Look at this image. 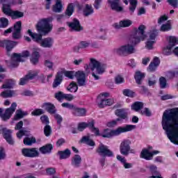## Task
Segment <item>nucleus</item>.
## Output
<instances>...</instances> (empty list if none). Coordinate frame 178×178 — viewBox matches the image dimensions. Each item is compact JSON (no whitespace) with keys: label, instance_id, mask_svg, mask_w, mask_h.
<instances>
[{"label":"nucleus","instance_id":"nucleus-11","mask_svg":"<svg viewBox=\"0 0 178 178\" xmlns=\"http://www.w3.org/2000/svg\"><path fill=\"white\" fill-rule=\"evenodd\" d=\"M131 145V141L129 139L123 140L120 145V152L121 155H124V156H128L130 152L131 154H134V152L130 147Z\"/></svg>","mask_w":178,"mask_h":178},{"label":"nucleus","instance_id":"nucleus-47","mask_svg":"<svg viewBox=\"0 0 178 178\" xmlns=\"http://www.w3.org/2000/svg\"><path fill=\"white\" fill-rule=\"evenodd\" d=\"M44 134L46 137H49L52 134V127L49 125H45L43 129Z\"/></svg>","mask_w":178,"mask_h":178},{"label":"nucleus","instance_id":"nucleus-15","mask_svg":"<svg viewBox=\"0 0 178 178\" xmlns=\"http://www.w3.org/2000/svg\"><path fill=\"white\" fill-rule=\"evenodd\" d=\"M115 104V99H99L98 97V102L97 106L99 108H105V106H111V105H113Z\"/></svg>","mask_w":178,"mask_h":178},{"label":"nucleus","instance_id":"nucleus-49","mask_svg":"<svg viewBox=\"0 0 178 178\" xmlns=\"http://www.w3.org/2000/svg\"><path fill=\"white\" fill-rule=\"evenodd\" d=\"M139 113L140 115H143V116H147L149 118L152 114L151 113V111H149V108H142L141 111H139Z\"/></svg>","mask_w":178,"mask_h":178},{"label":"nucleus","instance_id":"nucleus-43","mask_svg":"<svg viewBox=\"0 0 178 178\" xmlns=\"http://www.w3.org/2000/svg\"><path fill=\"white\" fill-rule=\"evenodd\" d=\"M67 91H70V92H77V90H79L77 83H76L75 82H72L67 88Z\"/></svg>","mask_w":178,"mask_h":178},{"label":"nucleus","instance_id":"nucleus-64","mask_svg":"<svg viewBox=\"0 0 178 178\" xmlns=\"http://www.w3.org/2000/svg\"><path fill=\"white\" fill-rule=\"evenodd\" d=\"M64 97H65V93H63V92L59 91L55 93V98L58 101H62V99H64Z\"/></svg>","mask_w":178,"mask_h":178},{"label":"nucleus","instance_id":"nucleus-53","mask_svg":"<svg viewBox=\"0 0 178 178\" xmlns=\"http://www.w3.org/2000/svg\"><path fill=\"white\" fill-rule=\"evenodd\" d=\"M0 27H2L3 29H5V27H8V25L9 24V20L5 17L0 18Z\"/></svg>","mask_w":178,"mask_h":178},{"label":"nucleus","instance_id":"nucleus-22","mask_svg":"<svg viewBox=\"0 0 178 178\" xmlns=\"http://www.w3.org/2000/svg\"><path fill=\"white\" fill-rule=\"evenodd\" d=\"M52 149H54L52 144H47L39 148L40 152L43 155H49L52 152Z\"/></svg>","mask_w":178,"mask_h":178},{"label":"nucleus","instance_id":"nucleus-18","mask_svg":"<svg viewBox=\"0 0 178 178\" xmlns=\"http://www.w3.org/2000/svg\"><path fill=\"white\" fill-rule=\"evenodd\" d=\"M156 154H159V151L154 150L151 152L148 149H143L140 153V158L146 159V161H151L154 155H156Z\"/></svg>","mask_w":178,"mask_h":178},{"label":"nucleus","instance_id":"nucleus-46","mask_svg":"<svg viewBox=\"0 0 178 178\" xmlns=\"http://www.w3.org/2000/svg\"><path fill=\"white\" fill-rule=\"evenodd\" d=\"M149 38L148 40H151L152 41H155V38L158 36V30L154 29L153 31H150L148 33Z\"/></svg>","mask_w":178,"mask_h":178},{"label":"nucleus","instance_id":"nucleus-4","mask_svg":"<svg viewBox=\"0 0 178 178\" xmlns=\"http://www.w3.org/2000/svg\"><path fill=\"white\" fill-rule=\"evenodd\" d=\"M27 33L32 40L39 44L42 48H52L54 47V38L48 37L42 39V35H44L34 33L30 29L28 30Z\"/></svg>","mask_w":178,"mask_h":178},{"label":"nucleus","instance_id":"nucleus-16","mask_svg":"<svg viewBox=\"0 0 178 178\" xmlns=\"http://www.w3.org/2000/svg\"><path fill=\"white\" fill-rule=\"evenodd\" d=\"M38 74V72L31 71L28 74H26L24 78H21L19 80V86H24L27 84L29 80H33Z\"/></svg>","mask_w":178,"mask_h":178},{"label":"nucleus","instance_id":"nucleus-54","mask_svg":"<svg viewBox=\"0 0 178 178\" xmlns=\"http://www.w3.org/2000/svg\"><path fill=\"white\" fill-rule=\"evenodd\" d=\"M44 66L47 67L49 70H54V62L50 60H44Z\"/></svg>","mask_w":178,"mask_h":178},{"label":"nucleus","instance_id":"nucleus-40","mask_svg":"<svg viewBox=\"0 0 178 178\" xmlns=\"http://www.w3.org/2000/svg\"><path fill=\"white\" fill-rule=\"evenodd\" d=\"M129 13L131 15L134 13V10H136L137 8V0H129Z\"/></svg>","mask_w":178,"mask_h":178},{"label":"nucleus","instance_id":"nucleus-44","mask_svg":"<svg viewBox=\"0 0 178 178\" xmlns=\"http://www.w3.org/2000/svg\"><path fill=\"white\" fill-rule=\"evenodd\" d=\"M36 141L37 140L34 137H31V138L26 137L24 139V145H33V144H35Z\"/></svg>","mask_w":178,"mask_h":178},{"label":"nucleus","instance_id":"nucleus-26","mask_svg":"<svg viewBox=\"0 0 178 178\" xmlns=\"http://www.w3.org/2000/svg\"><path fill=\"white\" fill-rule=\"evenodd\" d=\"M22 127H23V121H19L15 127V130H19V132L17 133V137L18 138H22V137L26 134V131L21 129Z\"/></svg>","mask_w":178,"mask_h":178},{"label":"nucleus","instance_id":"nucleus-5","mask_svg":"<svg viewBox=\"0 0 178 178\" xmlns=\"http://www.w3.org/2000/svg\"><path fill=\"white\" fill-rule=\"evenodd\" d=\"M136 129V125L128 124L125 127H119L116 129H105L102 137L104 138H111V137H115L116 136H120L122 133H127V131H131Z\"/></svg>","mask_w":178,"mask_h":178},{"label":"nucleus","instance_id":"nucleus-12","mask_svg":"<svg viewBox=\"0 0 178 178\" xmlns=\"http://www.w3.org/2000/svg\"><path fill=\"white\" fill-rule=\"evenodd\" d=\"M73 12H74V6L73 3H70L67 7L65 15H58L56 16V19L58 23H63L66 19H69L73 15Z\"/></svg>","mask_w":178,"mask_h":178},{"label":"nucleus","instance_id":"nucleus-61","mask_svg":"<svg viewBox=\"0 0 178 178\" xmlns=\"http://www.w3.org/2000/svg\"><path fill=\"white\" fill-rule=\"evenodd\" d=\"M115 84H122V83H124V78L120 75H117L115 77Z\"/></svg>","mask_w":178,"mask_h":178},{"label":"nucleus","instance_id":"nucleus-8","mask_svg":"<svg viewBox=\"0 0 178 178\" xmlns=\"http://www.w3.org/2000/svg\"><path fill=\"white\" fill-rule=\"evenodd\" d=\"M29 56H30V51H24L19 54L15 53L11 57L10 62L7 63V65L9 67H17L19 62H24L23 58H29Z\"/></svg>","mask_w":178,"mask_h":178},{"label":"nucleus","instance_id":"nucleus-63","mask_svg":"<svg viewBox=\"0 0 178 178\" xmlns=\"http://www.w3.org/2000/svg\"><path fill=\"white\" fill-rule=\"evenodd\" d=\"M40 120L42 124H45V126L49 124V118L47 115H42L40 117Z\"/></svg>","mask_w":178,"mask_h":178},{"label":"nucleus","instance_id":"nucleus-59","mask_svg":"<svg viewBox=\"0 0 178 178\" xmlns=\"http://www.w3.org/2000/svg\"><path fill=\"white\" fill-rule=\"evenodd\" d=\"M54 118L56 119V120H57L58 129H60L61 123L63 120V118H62V116H60V115L56 114V113L54 114Z\"/></svg>","mask_w":178,"mask_h":178},{"label":"nucleus","instance_id":"nucleus-27","mask_svg":"<svg viewBox=\"0 0 178 178\" xmlns=\"http://www.w3.org/2000/svg\"><path fill=\"white\" fill-rule=\"evenodd\" d=\"M71 163L74 168H80V165H81V156L79 154H75L72 158Z\"/></svg>","mask_w":178,"mask_h":178},{"label":"nucleus","instance_id":"nucleus-37","mask_svg":"<svg viewBox=\"0 0 178 178\" xmlns=\"http://www.w3.org/2000/svg\"><path fill=\"white\" fill-rule=\"evenodd\" d=\"M115 114L121 119H127V113L124 111V108L117 109L115 111Z\"/></svg>","mask_w":178,"mask_h":178},{"label":"nucleus","instance_id":"nucleus-6","mask_svg":"<svg viewBox=\"0 0 178 178\" xmlns=\"http://www.w3.org/2000/svg\"><path fill=\"white\" fill-rule=\"evenodd\" d=\"M89 67L92 72V76L95 80H99V76L98 74H102L105 72V69H106V65L99 63L98 60L91 58L90 63L89 64ZM95 70L96 73L94 72Z\"/></svg>","mask_w":178,"mask_h":178},{"label":"nucleus","instance_id":"nucleus-32","mask_svg":"<svg viewBox=\"0 0 178 178\" xmlns=\"http://www.w3.org/2000/svg\"><path fill=\"white\" fill-rule=\"evenodd\" d=\"M86 127H88V129H90L92 133H94L95 136H99V129L94 127V124H95L94 121L86 122Z\"/></svg>","mask_w":178,"mask_h":178},{"label":"nucleus","instance_id":"nucleus-17","mask_svg":"<svg viewBox=\"0 0 178 178\" xmlns=\"http://www.w3.org/2000/svg\"><path fill=\"white\" fill-rule=\"evenodd\" d=\"M67 24L73 31H83V26L80 24V21L76 18H74L72 22H67Z\"/></svg>","mask_w":178,"mask_h":178},{"label":"nucleus","instance_id":"nucleus-34","mask_svg":"<svg viewBox=\"0 0 178 178\" xmlns=\"http://www.w3.org/2000/svg\"><path fill=\"white\" fill-rule=\"evenodd\" d=\"M63 8V6L62 5V1L57 0L56 1V4L53 6V12H55L56 13H60Z\"/></svg>","mask_w":178,"mask_h":178},{"label":"nucleus","instance_id":"nucleus-48","mask_svg":"<svg viewBox=\"0 0 178 178\" xmlns=\"http://www.w3.org/2000/svg\"><path fill=\"white\" fill-rule=\"evenodd\" d=\"M172 30V25L170 24V22H168L166 24H163L161 25L160 28V31H169Z\"/></svg>","mask_w":178,"mask_h":178},{"label":"nucleus","instance_id":"nucleus-42","mask_svg":"<svg viewBox=\"0 0 178 178\" xmlns=\"http://www.w3.org/2000/svg\"><path fill=\"white\" fill-rule=\"evenodd\" d=\"M26 115H27V113L23 112V111L21 109L17 110L15 115L14 116V120H19V119H23Z\"/></svg>","mask_w":178,"mask_h":178},{"label":"nucleus","instance_id":"nucleus-36","mask_svg":"<svg viewBox=\"0 0 178 178\" xmlns=\"http://www.w3.org/2000/svg\"><path fill=\"white\" fill-rule=\"evenodd\" d=\"M81 143L89 145L90 147H95V142L90 138V136H83L81 140Z\"/></svg>","mask_w":178,"mask_h":178},{"label":"nucleus","instance_id":"nucleus-21","mask_svg":"<svg viewBox=\"0 0 178 178\" xmlns=\"http://www.w3.org/2000/svg\"><path fill=\"white\" fill-rule=\"evenodd\" d=\"M42 108H44L47 112L50 113V115H55L56 113V107L50 102L43 104Z\"/></svg>","mask_w":178,"mask_h":178},{"label":"nucleus","instance_id":"nucleus-25","mask_svg":"<svg viewBox=\"0 0 178 178\" xmlns=\"http://www.w3.org/2000/svg\"><path fill=\"white\" fill-rule=\"evenodd\" d=\"M62 81H63V75L62 72H58L56 75L54 81L52 83L53 88H56L57 87H59V86H60V84L62 83Z\"/></svg>","mask_w":178,"mask_h":178},{"label":"nucleus","instance_id":"nucleus-31","mask_svg":"<svg viewBox=\"0 0 178 178\" xmlns=\"http://www.w3.org/2000/svg\"><path fill=\"white\" fill-rule=\"evenodd\" d=\"M86 113H87L86 108H80L75 106L72 110L74 116H86Z\"/></svg>","mask_w":178,"mask_h":178},{"label":"nucleus","instance_id":"nucleus-2","mask_svg":"<svg viewBox=\"0 0 178 178\" xmlns=\"http://www.w3.org/2000/svg\"><path fill=\"white\" fill-rule=\"evenodd\" d=\"M146 38L147 35H145V26L140 25L138 29H135L133 33L131 35L129 41L132 44H126L122 45L114 49L113 52L116 54V55H120V56L131 55V54H134L136 52V48H134V45L138 44L140 41H144V40Z\"/></svg>","mask_w":178,"mask_h":178},{"label":"nucleus","instance_id":"nucleus-60","mask_svg":"<svg viewBox=\"0 0 178 178\" xmlns=\"http://www.w3.org/2000/svg\"><path fill=\"white\" fill-rule=\"evenodd\" d=\"M65 77H68V79H74V76H76V72L74 71H67L64 73Z\"/></svg>","mask_w":178,"mask_h":178},{"label":"nucleus","instance_id":"nucleus-51","mask_svg":"<svg viewBox=\"0 0 178 178\" xmlns=\"http://www.w3.org/2000/svg\"><path fill=\"white\" fill-rule=\"evenodd\" d=\"M172 49H173V47H172V46H169V44H168L165 47L163 48V54L166 56L171 55V54L172 52Z\"/></svg>","mask_w":178,"mask_h":178},{"label":"nucleus","instance_id":"nucleus-7","mask_svg":"<svg viewBox=\"0 0 178 178\" xmlns=\"http://www.w3.org/2000/svg\"><path fill=\"white\" fill-rule=\"evenodd\" d=\"M96 152L100 156H102L101 159H99V163L102 165V166H105V160L106 156H108V158H112L113 156V152L112 150L109 149V147L108 146L101 143L97 149H96Z\"/></svg>","mask_w":178,"mask_h":178},{"label":"nucleus","instance_id":"nucleus-35","mask_svg":"<svg viewBox=\"0 0 178 178\" xmlns=\"http://www.w3.org/2000/svg\"><path fill=\"white\" fill-rule=\"evenodd\" d=\"M40 59V53L38 51H34L32 53V55L31 56V62L33 65H37L38 63V60Z\"/></svg>","mask_w":178,"mask_h":178},{"label":"nucleus","instance_id":"nucleus-56","mask_svg":"<svg viewBox=\"0 0 178 178\" xmlns=\"http://www.w3.org/2000/svg\"><path fill=\"white\" fill-rule=\"evenodd\" d=\"M159 84L161 88H166V78L161 76L159 78Z\"/></svg>","mask_w":178,"mask_h":178},{"label":"nucleus","instance_id":"nucleus-19","mask_svg":"<svg viewBox=\"0 0 178 178\" xmlns=\"http://www.w3.org/2000/svg\"><path fill=\"white\" fill-rule=\"evenodd\" d=\"M108 2L112 10L123 12V7L120 6V0H108Z\"/></svg>","mask_w":178,"mask_h":178},{"label":"nucleus","instance_id":"nucleus-45","mask_svg":"<svg viewBox=\"0 0 178 178\" xmlns=\"http://www.w3.org/2000/svg\"><path fill=\"white\" fill-rule=\"evenodd\" d=\"M10 16L12 17V19H19L20 17H23V16H24V13L17 10H13V13H11V15Z\"/></svg>","mask_w":178,"mask_h":178},{"label":"nucleus","instance_id":"nucleus-41","mask_svg":"<svg viewBox=\"0 0 178 178\" xmlns=\"http://www.w3.org/2000/svg\"><path fill=\"white\" fill-rule=\"evenodd\" d=\"M2 10L4 15H6V16H10L13 12L12 8H10V5L9 4H3Z\"/></svg>","mask_w":178,"mask_h":178},{"label":"nucleus","instance_id":"nucleus-10","mask_svg":"<svg viewBox=\"0 0 178 178\" xmlns=\"http://www.w3.org/2000/svg\"><path fill=\"white\" fill-rule=\"evenodd\" d=\"M17 106V104H16V102L13 103L10 108L6 109L4 113H3V108H0V118L2 119V120H3L4 122H6V120H9V119H10V118L12 117V115L15 113Z\"/></svg>","mask_w":178,"mask_h":178},{"label":"nucleus","instance_id":"nucleus-38","mask_svg":"<svg viewBox=\"0 0 178 178\" xmlns=\"http://www.w3.org/2000/svg\"><path fill=\"white\" fill-rule=\"evenodd\" d=\"M166 40L168 41V45L172 48L178 44V38L175 36H167Z\"/></svg>","mask_w":178,"mask_h":178},{"label":"nucleus","instance_id":"nucleus-14","mask_svg":"<svg viewBox=\"0 0 178 178\" xmlns=\"http://www.w3.org/2000/svg\"><path fill=\"white\" fill-rule=\"evenodd\" d=\"M77 84L79 87H86V73L84 71H78L75 72Z\"/></svg>","mask_w":178,"mask_h":178},{"label":"nucleus","instance_id":"nucleus-55","mask_svg":"<svg viewBox=\"0 0 178 178\" xmlns=\"http://www.w3.org/2000/svg\"><path fill=\"white\" fill-rule=\"evenodd\" d=\"M118 122H120V118H117L116 120H113L107 122V127H115V126L118 125Z\"/></svg>","mask_w":178,"mask_h":178},{"label":"nucleus","instance_id":"nucleus-30","mask_svg":"<svg viewBox=\"0 0 178 178\" xmlns=\"http://www.w3.org/2000/svg\"><path fill=\"white\" fill-rule=\"evenodd\" d=\"M57 154L59 156L60 159H67V158H70L72 152H70V149H66L64 151H58Z\"/></svg>","mask_w":178,"mask_h":178},{"label":"nucleus","instance_id":"nucleus-28","mask_svg":"<svg viewBox=\"0 0 178 178\" xmlns=\"http://www.w3.org/2000/svg\"><path fill=\"white\" fill-rule=\"evenodd\" d=\"M83 16L86 17H88V16H91L92 13H94V8L92 5L86 4L83 10Z\"/></svg>","mask_w":178,"mask_h":178},{"label":"nucleus","instance_id":"nucleus-23","mask_svg":"<svg viewBox=\"0 0 178 178\" xmlns=\"http://www.w3.org/2000/svg\"><path fill=\"white\" fill-rule=\"evenodd\" d=\"M161 60H159V58L158 57H155L147 67L148 72H155V70H156V67L159 66Z\"/></svg>","mask_w":178,"mask_h":178},{"label":"nucleus","instance_id":"nucleus-33","mask_svg":"<svg viewBox=\"0 0 178 178\" xmlns=\"http://www.w3.org/2000/svg\"><path fill=\"white\" fill-rule=\"evenodd\" d=\"M144 108V103L141 102H135L131 105L132 111H135V112H140Z\"/></svg>","mask_w":178,"mask_h":178},{"label":"nucleus","instance_id":"nucleus-13","mask_svg":"<svg viewBox=\"0 0 178 178\" xmlns=\"http://www.w3.org/2000/svg\"><path fill=\"white\" fill-rule=\"evenodd\" d=\"M22 154L26 158H37V156H40V152L35 147L24 148L22 149Z\"/></svg>","mask_w":178,"mask_h":178},{"label":"nucleus","instance_id":"nucleus-3","mask_svg":"<svg viewBox=\"0 0 178 178\" xmlns=\"http://www.w3.org/2000/svg\"><path fill=\"white\" fill-rule=\"evenodd\" d=\"M52 17L43 18L40 19L37 24L35 25L38 34L40 35H47L49 33L52 31L54 25L49 24L50 22H52Z\"/></svg>","mask_w":178,"mask_h":178},{"label":"nucleus","instance_id":"nucleus-52","mask_svg":"<svg viewBox=\"0 0 178 178\" xmlns=\"http://www.w3.org/2000/svg\"><path fill=\"white\" fill-rule=\"evenodd\" d=\"M122 94L125 95V97H130L131 98H133L135 93L130 89H125L122 91Z\"/></svg>","mask_w":178,"mask_h":178},{"label":"nucleus","instance_id":"nucleus-57","mask_svg":"<svg viewBox=\"0 0 178 178\" xmlns=\"http://www.w3.org/2000/svg\"><path fill=\"white\" fill-rule=\"evenodd\" d=\"M154 43L155 40H151L150 39H148L146 42L145 47L147 49H153Z\"/></svg>","mask_w":178,"mask_h":178},{"label":"nucleus","instance_id":"nucleus-24","mask_svg":"<svg viewBox=\"0 0 178 178\" xmlns=\"http://www.w3.org/2000/svg\"><path fill=\"white\" fill-rule=\"evenodd\" d=\"M3 137L6 140L7 143L10 145H13L15 144V141L12 138V130L3 129Z\"/></svg>","mask_w":178,"mask_h":178},{"label":"nucleus","instance_id":"nucleus-39","mask_svg":"<svg viewBox=\"0 0 178 178\" xmlns=\"http://www.w3.org/2000/svg\"><path fill=\"white\" fill-rule=\"evenodd\" d=\"M15 95H17L15 90H6L1 93V96L3 98H11V97H15Z\"/></svg>","mask_w":178,"mask_h":178},{"label":"nucleus","instance_id":"nucleus-9","mask_svg":"<svg viewBox=\"0 0 178 178\" xmlns=\"http://www.w3.org/2000/svg\"><path fill=\"white\" fill-rule=\"evenodd\" d=\"M13 31V38L14 40H19L22 37V22L18 21L14 24V28L10 27L4 31V35L9 34Z\"/></svg>","mask_w":178,"mask_h":178},{"label":"nucleus","instance_id":"nucleus-58","mask_svg":"<svg viewBox=\"0 0 178 178\" xmlns=\"http://www.w3.org/2000/svg\"><path fill=\"white\" fill-rule=\"evenodd\" d=\"M90 42L88 41H81L79 42V48L81 49H86V48H88L90 47Z\"/></svg>","mask_w":178,"mask_h":178},{"label":"nucleus","instance_id":"nucleus-50","mask_svg":"<svg viewBox=\"0 0 178 178\" xmlns=\"http://www.w3.org/2000/svg\"><path fill=\"white\" fill-rule=\"evenodd\" d=\"M120 22L122 28L130 27L133 24V22L130 19H123Z\"/></svg>","mask_w":178,"mask_h":178},{"label":"nucleus","instance_id":"nucleus-29","mask_svg":"<svg viewBox=\"0 0 178 178\" xmlns=\"http://www.w3.org/2000/svg\"><path fill=\"white\" fill-rule=\"evenodd\" d=\"M145 77V74L141 72V71H136L135 72L134 79L136 82L140 86L143 83V80Z\"/></svg>","mask_w":178,"mask_h":178},{"label":"nucleus","instance_id":"nucleus-20","mask_svg":"<svg viewBox=\"0 0 178 178\" xmlns=\"http://www.w3.org/2000/svg\"><path fill=\"white\" fill-rule=\"evenodd\" d=\"M16 45H17V43L12 40H3V42H0V47H6V49L8 51V52L12 51V49H13Z\"/></svg>","mask_w":178,"mask_h":178},{"label":"nucleus","instance_id":"nucleus-62","mask_svg":"<svg viewBox=\"0 0 178 178\" xmlns=\"http://www.w3.org/2000/svg\"><path fill=\"white\" fill-rule=\"evenodd\" d=\"M31 115H33V116H40V115H44V110L41 108H37L31 112Z\"/></svg>","mask_w":178,"mask_h":178},{"label":"nucleus","instance_id":"nucleus-1","mask_svg":"<svg viewBox=\"0 0 178 178\" xmlns=\"http://www.w3.org/2000/svg\"><path fill=\"white\" fill-rule=\"evenodd\" d=\"M161 123L168 138L172 144L178 145V108L166 110L163 114Z\"/></svg>","mask_w":178,"mask_h":178}]
</instances>
